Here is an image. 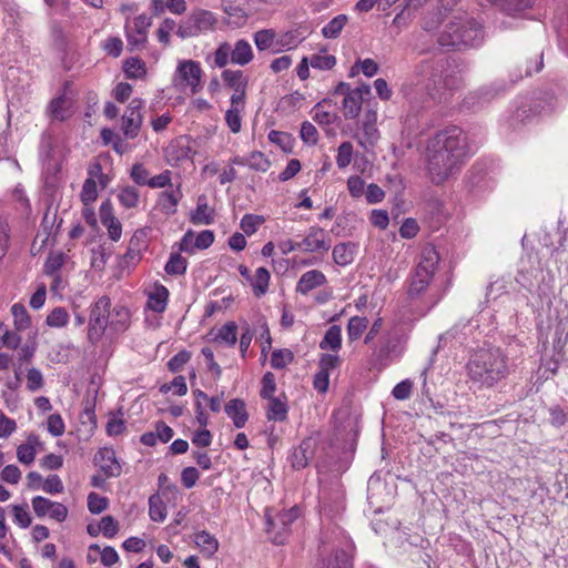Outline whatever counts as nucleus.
Returning <instances> with one entry per match:
<instances>
[{
    "mask_svg": "<svg viewBox=\"0 0 568 568\" xmlns=\"http://www.w3.org/2000/svg\"><path fill=\"white\" fill-rule=\"evenodd\" d=\"M484 40L481 26L474 19L455 17L440 32L438 43L457 50L479 45Z\"/></svg>",
    "mask_w": 568,
    "mask_h": 568,
    "instance_id": "nucleus-5",
    "label": "nucleus"
},
{
    "mask_svg": "<svg viewBox=\"0 0 568 568\" xmlns=\"http://www.w3.org/2000/svg\"><path fill=\"white\" fill-rule=\"evenodd\" d=\"M320 507L321 511H324L328 516L338 514L344 507L342 491L336 489L331 497L325 489L321 490Z\"/></svg>",
    "mask_w": 568,
    "mask_h": 568,
    "instance_id": "nucleus-22",
    "label": "nucleus"
},
{
    "mask_svg": "<svg viewBox=\"0 0 568 568\" xmlns=\"http://www.w3.org/2000/svg\"><path fill=\"white\" fill-rule=\"evenodd\" d=\"M12 513L14 523L21 528H28L31 525V516L27 504L12 506Z\"/></svg>",
    "mask_w": 568,
    "mask_h": 568,
    "instance_id": "nucleus-56",
    "label": "nucleus"
},
{
    "mask_svg": "<svg viewBox=\"0 0 568 568\" xmlns=\"http://www.w3.org/2000/svg\"><path fill=\"white\" fill-rule=\"evenodd\" d=\"M111 300L106 296H100L91 306L88 325V341L97 345L104 335L110 320Z\"/></svg>",
    "mask_w": 568,
    "mask_h": 568,
    "instance_id": "nucleus-8",
    "label": "nucleus"
},
{
    "mask_svg": "<svg viewBox=\"0 0 568 568\" xmlns=\"http://www.w3.org/2000/svg\"><path fill=\"white\" fill-rule=\"evenodd\" d=\"M31 505L34 514L39 518L49 516L50 518L61 523L64 521L68 516V508L63 504L52 501L49 498L42 496L33 497Z\"/></svg>",
    "mask_w": 568,
    "mask_h": 568,
    "instance_id": "nucleus-13",
    "label": "nucleus"
},
{
    "mask_svg": "<svg viewBox=\"0 0 568 568\" xmlns=\"http://www.w3.org/2000/svg\"><path fill=\"white\" fill-rule=\"evenodd\" d=\"M225 414L232 419L234 426L236 428H242L245 426L248 414L246 410V405L243 399L233 398L231 399L224 407Z\"/></svg>",
    "mask_w": 568,
    "mask_h": 568,
    "instance_id": "nucleus-20",
    "label": "nucleus"
},
{
    "mask_svg": "<svg viewBox=\"0 0 568 568\" xmlns=\"http://www.w3.org/2000/svg\"><path fill=\"white\" fill-rule=\"evenodd\" d=\"M539 271L537 268H529L525 270L521 268L517 276H516V283L526 290L527 292H532L535 286V280H537Z\"/></svg>",
    "mask_w": 568,
    "mask_h": 568,
    "instance_id": "nucleus-43",
    "label": "nucleus"
},
{
    "mask_svg": "<svg viewBox=\"0 0 568 568\" xmlns=\"http://www.w3.org/2000/svg\"><path fill=\"white\" fill-rule=\"evenodd\" d=\"M353 158V144L348 141L343 142L337 149L336 164L339 169L348 166Z\"/></svg>",
    "mask_w": 568,
    "mask_h": 568,
    "instance_id": "nucleus-53",
    "label": "nucleus"
},
{
    "mask_svg": "<svg viewBox=\"0 0 568 568\" xmlns=\"http://www.w3.org/2000/svg\"><path fill=\"white\" fill-rule=\"evenodd\" d=\"M150 173L141 163H135L131 168L130 176L138 185H148L150 182Z\"/></svg>",
    "mask_w": 568,
    "mask_h": 568,
    "instance_id": "nucleus-60",
    "label": "nucleus"
},
{
    "mask_svg": "<svg viewBox=\"0 0 568 568\" xmlns=\"http://www.w3.org/2000/svg\"><path fill=\"white\" fill-rule=\"evenodd\" d=\"M215 211L207 204V199L204 194L197 197L196 207L191 212L190 221L194 225H210L214 222Z\"/></svg>",
    "mask_w": 568,
    "mask_h": 568,
    "instance_id": "nucleus-18",
    "label": "nucleus"
},
{
    "mask_svg": "<svg viewBox=\"0 0 568 568\" xmlns=\"http://www.w3.org/2000/svg\"><path fill=\"white\" fill-rule=\"evenodd\" d=\"M410 328L400 320H393L383 332L377 343L372 344L369 365L383 371L399 359L409 338Z\"/></svg>",
    "mask_w": 568,
    "mask_h": 568,
    "instance_id": "nucleus-4",
    "label": "nucleus"
},
{
    "mask_svg": "<svg viewBox=\"0 0 568 568\" xmlns=\"http://www.w3.org/2000/svg\"><path fill=\"white\" fill-rule=\"evenodd\" d=\"M37 456V449L31 445H19L17 448V458L21 464L31 465Z\"/></svg>",
    "mask_w": 568,
    "mask_h": 568,
    "instance_id": "nucleus-64",
    "label": "nucleus"
},
{
    "mask_svg": "<svg viewBox=\"0 0 568 568\" xmlns=\"http://www.w3.org/2000/svg\"><path fill=\"white\" fill-rule=\"evenodd\" d=\"M253 58V49L247 40L240 39L235 42L234 47L231 45V63L244 67L248 64Z\"/></svg>",
    "mask_w": 568,
    "mask_h": 568,
    "instance_id": "nucleus-23",
    "label": "nucleus"
},
{
    "mask_svg": "<svg viewBox=\"0 0 568 568\" xmlns=\"http://www.w3.org/2000/svg\"><path fill=\"white\" fill-rule=\"evenodd\" d=\"M342 347V328L338 325H332L327 328L323 339L320 342V348L323 351L338 352Z\"/></svg>",
    "mask_w": 568,
    "mask_h": 568,
    "instance_id": "nucleus-27",
    "label": "nucleus"
},
{
    "mask_svg": "<svg viewBox=\"0 0 568 568\" xmlns=\"http://www.w3.org/2000/svg\"><path fill=\"white\" fill-rule=\"evenodd\" d=\"M310 63L314 69L331 70L336 64V58L333 54L316 53L310 58Z\"/></svg>",
    "mask_w": 568,
    "mask_h": 568,
    "instance_id": "nucleus-50",
    "label": "nucleus"
},
{
    "mask_svg": "<svg viewBox=\"0 0 568 568\" xmlns=\"http://www.w3.org/2000/svg\"><path fill=\"white\" fill-rule=\"evenodd\" d=\"M169 291L165 286L160 285L155 292L149 295L148 307L155 313H162L166 308Z\"/></svg>",
    "mask_w": 568,
    "mask_h": 568,
    "instance_id": "nucleus-32",
    "label": "nucleus"
},
{
    "mask_svg": "<svg viewBox=\"0 0 568 568\" xmlns=\"http://www.w3.org/2000/svg\"><path fill=\"white\" fill-rule=\"evenodd\" d=\"M511 284L513 282L510 276H501L497 278L495 282L488 285L486 292L487 298L496 300L499 296L507 294L511 287Z\"/></svg>",
    "mask_w": 568,
    "mask_h": 568,
    "instance_id": "nucleus-36",
    "label": "nucleus"
},
{
    "mask_svg": "<svg viewBox=\"0 0 568 568\" xmlns=\"http://www.w3.org/2000/svg\"><path fill=\"white\" fill-rule=\"evenodd\" d=\"M508 357L498 347L480 348L468 363L467 373L470 381L479 387L491 388L510 374Z\"/></svg>",
    "mask_w": 568,
    "mask_h": 568,
    "instance_id": "nucleus-2",
    "label": "nucleus"
},
{
    "mask_svg": "<svg viewBox=\"0 0 568 568\" xmlns=\"http://www.w3.org/2000/svg\"><path fill=\"white\" fill-rule=\"evenodd\" d=\"M294 358L290 349H275L271 355V366L275 369L284 368Z\"/></svg>",
    "mask_w": 568,
    "mask_h": 568,
    "instance_id": "nucleus-52",
    "label": "nucleus"
},
{
    "mask_svg": "<svg viewBox=\"0 0 568 568\" xmlns=\"http://www.w3.org/2000/svg\"><path fill=\"white\" fill-rule=\"evenodd\" d=\"M187 261L180 253H171L164 271L169 275H183L186 272Z\"/></svg>",
    "mask_w": 568,
    "mask_h": 568,
    "instance_id": "nucleus-37",
    "label": "nucleus"
},
{
    "mask_svg": "<svg viewBox=\"0 0 568 568\" xmlns=\"http://www.w3.org/2000/svg\"><path fill=\"white\" fill-rule=\"evenodd\" d=\"M271 166V161L260 151H253L247 154V168L256 172H266Z\"/></svg>",
    "mask_w": 568,
    "mask_h": 568,
    "instance_id": "nucleus-42",
    "label": "nucleus"
},
{
    "mask_svg": "<svg viewBox=\"0 0 568 568\" xmlns=\"http://www.w3.org/2000/svg\"><path fill=\"white\" fill-rule=\"evenodd\" d=\"M427 0H405L402 11L395 17L394 23H399L400 20L405 19V16H410L420 9Z\"/></svg>",
    "mask_w": 568,
    "mask_h": 568,
    "instance_id": "nucleus-58",
    "label": "nucleus"
},
{
    "mask_svg": "<svg viewBox=\"0 0 568 568\" xmlns=\"http://www.w3.org/2000/svg\"><path fill=\"white\" fill-rule=\"evenodd\" d=\"M270 278L271 274L265 267H258L256 270L254 277L250 281L256 297H261L267 292Z\"/></svg>",
    "mask_w": 568,
    "mask_h": 568,
    "instance_id": "nucleus-31",
    "label": "nucleus"
},
{
    "mask_svg": "<svg viewBox=\"0 0 568 568\" xmlns=\"http://www.w3.org/2000/svg\"><path fill=\"white\" fill-rule=\"evenodd\" d=\"M176 23L173 19L166 18L156 30L158 40L164 45L170 44V34L175 29Z\"/></svg>",
    "mask_w": 568,
    "mask_h": 568,
    "instance_id": "nucleus-57",
    "label": "nucleus"
},
{
    "mask_svg": "<svg viewBox=\"0 0 568 568\" xmlns=\"http://www.w3.org/2000/svg\"><path fill=\"white\" fill-rule=\"evenodd\" d=\"M471 155L467 133L457 125L437 131L426 145L427 172L434 184H442L460 171Z\"/></svg>",
    "mask_w": 568,
    "mask_h": 568,
    "instance_id": "nucleus-1",
    "label": "nucleus"
},
{
    "mask_svg": "<svg viewBox=\"0 0 568 568\" xmlns=\"http://www.w3.org/2000/svg\"><path fill=\"white\" fill-rule=\"evenodd\" d=\"M203 71L197 61L183 60L180 61L173 78L174 85L180 90L190 88L192 94H196L202 90Z\"/></svg>",
    "mask_w": 568,
    "mask_h": 568,
    "instance_id": "nucleus-10",
    "label": "nucleus"
},
{
    "mask_svg": "<svg viewBox=\"0 0 568 568\" xmlns=\"http://www.w3.org/2000/svg\"><path fill=\"white\" fill-rule=\"evenodd\" d=\"M301 510L293 506L287 510L277 513L275 516L266 514V531L271 540L276 545H283L291 530V525L300 517Z\"/></svg>",
    "mask_w": 568,
    "mask_h": 568,
    "instance_id": "nucleus-9",
    "label": "nucleus"
},
{
    "mask_svg": "<svg viewBox=\"0 0 568 568\" xmlns=\"http://www.w3.org/2000/svg\"><path fill=\"white\" fill-rule=\"evenodd\" d=\"M222 79L226 87L232 90L246 89L247 87V79L242 70L226 69L222 72Z\"/></svg>",
    "mask_w": 568,
    "mask_h": 568,
    "instance_id": "nucleus-35",
    "label": "nucleus"
},
{
    "mask_svg": "<svg viewBox=\"0 0 568 568\" xmlns=\"http://www.w3.org/2000/svg\"><path fill=\"white\" fill-rule=\"evenodd\" d=\"M326 283V276L318 270L305 272L297 282L296 292L302 295L308 294L312 290Z\"/></svg>",
    "mask_w": 568,
    "mask_h": 568,
    "instance_id": "nucleus-19",
    "label": "nucleus"
},
{
    "mask_svg": "<svg viewBox=\"0 0 568 568\" xmlns=\"http://www.w3.org/2000/svg\"><path fill=\"white\" fill-rule=\"evenodd\" d=\"M231 63V44L229 42H222L213 52V64L216 68H224Z\"/></svg>",
    "mask_w": 568,
    "mask_h": 568,
    "instance_id": "nucleus-46",
    "label": "nucleus"
},
{
    "mask_svg": "<svg viewBox=\"0 0 568 568\" xmlns=\"http://www.w3.org/2000/svg\"><path fill=\"white\" fill-rule=\"evenodd\" d=\"M11 312L13 315L14 326L18 331H24L30 326L31 320L24 305L20 303L13 304Z\"/></svg>",
    "mask_w": 568,
    "mask_h": 568,
    "instance_id": "nucleus-39",
    "label": "nucleus"
},
{
    "mask_svg": "<svg viewBox=\"0 0 568 568\" xmlns=\"http://www.w3.org/2000/svg\"><path fill=\"white\" fill-rule=\"evenodd\" d=\"M151 26L152 18L145 13L134 17L132 21H126L124 29L130 51H142L146 48Z\"/></svg>",
    "mask_w": 568,
    "mask_h": 568,
    "instance_id": "nucleus-11",
    "label": "nucleus"
},
{
    "mask_svg": "<svg viewBox=\"0 0 568 568\" xmlns=\"http://www.w3.org/2000/svg\"><path fill=\"white\" fill-rule=\"evenodd\" d=\"M355 245L352 243H338L333 248V260L339 266H346L354 260Z\"/></svg>",
    "mask_w": 568,
    "mask_h": 568,
    "instance_id": "nucleus-30",
    "label": "nucleus"
},
{
    "mask_svg": "<svg viewBox=\"0 0 568 568\" xmlns=\"http://www.w3.org/2000/svg\"><path fill=\"white\" fill-rule=\"evenodd\" d=\"M276 33L273 29H262L254 33V42L258 51L270 49L275 41Z\"/></svg>",
    "mask_w": 568,
    "mask_h": 568,
    "instance_id": "nucleus-41",
    "label": "nucleus"
},
{
    "mask_svg": "<svg viewBox=\"0 0 568 568\" xmlns=\"http://www.w3.org/2000/svg\"><path fill=\"white\" fill-rule=\"evenodd\" d=\"M368 328V320L365 316H352L348 320L346 333L351 343L359 339L364 332Z\"/></svg>",
    "mask_w": 568,
    "mask_h": 568,
    "instance_id": "nucleus-29",
    "label": "nucleus"
},
{
    "mask_svg": "<svg viewBox=\"0 0 568 568\" xmlns=\"http://www.w3.org/2000/svg\"><path fill=\"white\" fill-rule=\"evenodd\" d=\"M314 440L305 438L295 447L290 456L292 467L295 469L305 468L314 456Z\"/></svg>",
    "mask_w": 568,
    "mask_h": 568,
    "instance_id": "nucleus-17",
    "label": "nucleus"
},
{
    "mask_svg": "<svg viewBox=\"0 0 568 568\" xmlns=\"http://www.w3.org/2000/svg\"><path fill=\"white\" fill-rule=\"evenodd\" d=\"M101 534L106 538H113L119 531V523L110 515L101 518Z\"/></svg>",
    "mask_w": 568,
    "mask_h": 568,
    "instance_id": "nucleus-59",
    "label": "nucleus"
},
{
    "mask_svg": "<svg viewBox=\"0 0 568 568\" xmlns=\"http://www.w3.org/2000/svg\"><path fill=\"white\" fill-rule=\"evenodd\" d=\"M118 200L125 209H134L139 205L140 194L133 186H125L120 190Z\"/></svg>",
    "mask_w": 568,
    "mask_h": 568,
    "instance_id": "nucleus-38",
    "label": "nucleus"
},
{
    "mask_svg": "<svg viewBox=\"0 0 568 568\" xmlns=\"http://www.w3.org/2000/svg\"><path fill=\"white\" fill-rule=\"evenodd\" d=\"M144 106V101L141 99H133L126 108L122 116L121 130L126 139H134L139 135L142 125L141 110Z\"/></svg>",
    "mask_w": 568,
    "mask_h": 568,
    "instance_id": "nucleus-12",
    "label": "nucleus"
},
{
    "mask_svg": "<svg viewBox=\"0 0 568 568\" xmlns=\"http://www.w3.org/2000/svg\"><path fill=\"white\" fill-rule=\"evenodd\" d=\"M64 264V255L62 253L51 254L44 263V273L47 275H55Z\"/></svg>",
    "mask_w": 568,
    "mask_h": 568,
    "instance_id": "nucleus-63",
    "label": "nucleus"
},
{
    "mask_svg": "<svg viewBox=\"0 0 568 568\" xmlns=\"http://www.w3.org/2000/svg\"><path fill=\"white\" fill-rule=\"evenodd\" d=\"M266 409L268 420L284 422L287 418V406L278 397H271Z\"/></svg>",
    "mask_w": 568,
    "mask_h": 568,
    "instance_id": "nucleus-33",
    "label": "nucleus"
},
{
    "mask_svg": "<svg viewBox=\"0 0 568 568\" xmlns=\"http://www.w3.org/2000/svg\"><path fill=\"white\" fill-rule=\"evenodd\" d=\"M81 201L87 206L93 203L98 197L97 182L92 178H88L81 190Z\"/></svg>",
    "mask_w": 568,
    "mask_h": 568,
    "instance_id": "nucleus-51",
    "label": "nucleus"
},
{
    "mask_svg": "<svg viewBox=\"0 0 568 568\" xmlns=\"http://www.w3.org/2000/svg\"><path fill=\"white\" fill-rule=\"evenodd\" d=\"M182 197L183 193L181 191V186L179 185L173 191L162 192L159 196L158 205L164 214L173 215L176 213L178 204Z\"/></svg>",
    "mask_w": 568,
    "mask_h": 568,
    "instance_id": "nucleus-24",
    "label": "nucleus"
},
{
    "mask_svg": "<svg viewBox=\"0 0 568 568\" xmlns=\"http://www.w3.org/2000/svg\"><path fill=\"white\" fill-rule=\"evenodd\" d=\"M131 314L129 308L122 305H116L110 312L109 329L112 333L119 334L125 332L130 326Z\"/></svg>",
    "mask_w": 568,
    "mask_h": 568,
    "instance_id": "nucleus-21",
    "label": "nucleus"
},
{
    "mask_svg": "<svg viewBox=\"0 0 568 568\" xmlns=\"http://www.w3.org/2000/svg\"><path fill=\"white\" fill-rule=\"evenodd\" d=\"M236 325L234 322H229L223 325L216 335V339L223 341L230 346H233L236 343Z\"/></svg>",
    "mask_w": 568,
    "mask_h": 568,
    "instance_id": "nucleus-55",
    "label": "nucleus"
},
{
    "mask_svg": "<svg viewBox=\"0 0 568 568\" xmlns=\"http://www.w3.org/2000/svg\"><path fill=\"white\" fill-rule=\"evenodd\" d=\"M94 465L100 468V470L106 477H118L121 474V466L116 459L115 452L112 448H101L94 455Z\"/></svg>",
    "mask_w": 568,
    "mask_h": 568,
    "instance_id": "nucleus-16",
    "label": "nucleus"
},
{
    "mask_svg": "<svg viewBox=\"0 0 568 568\" xmlns=\"http://www.w3.org/2000/svg\"><path fill=\"white\" fill-rule=\"evenodd\" d=\"M503 12L509 16H516L531 9L536 0H490Z\"/></svg>",
    "mask_w": 568,
    "mask_h": 568,
    "instance_id": "nucleus-25",
    "label": "nucleus"
},
{
    "mask_svg": "<svg viewBox=\"0 0 568 568\" xmlns=\"http://www.w3.org/2000/svg\"><path fill=\"white\" fill-rule=\"evenodd\" d=\"M301 250L308 253L324 251L331 248V240L326 232L318 226H311L306 236L300 242Z\"/></svg>",
    "mask_w": 568,
    "mask_h": 568,
    "instance_id": "nucleus-15",
    "label": "nucleus"
},
{
    "mask_svg": "<svg viewBox=\"0 0 568 568\" xmlns=\"http://www.w3.org/2000/svg\"><path fill=\"white\" fill-rule=\"evenodd\" d=\"M191 359V353L183 349L175 354L168 362V367L171 372L176 373L180 372L183 366Z\"/></svg>",
    "mask_w": 568,
    "mask_h": 568,
    "instance_id": "nucleus-62",
    "label": "nucleus"
},
{
    "mask_svg": "<svg viewBox=\"0 0 568 568\" xmlns=\"http://www.w3.org/2000/svg\"><path fill=\"white\" fill-rule=\"evenodd\" d=\"M439 254L433 245H427L420 253V258L412 273L407 295L409 300H418L426 292L435 275Z\"/></svg>",
    "mask_w": 568,
    "mask_h": 568,
    "instance_id": "nucleus-6",
    "label": "nucleus"
},
{
    "mask_svg": "<svg viewBox=\"0 0 568 568\" xmlns=\"http://www.w3.org/2000/svg\"><path fill=\"white\" fill-rule=\"evenodd\" d=\"M263 223V216L255 214H245L241 220L240 227L246 235L250 236L254 234L257 231L258 226L262 225Z\"/></svg>",
    "mask_w": 568,
    "mask_h": 568,
    "instance_id": "nucleus-48",
    "label": "nucleus"
},
{
    "mask_svg": "<svg viewBox=\"0 0 568 568\" xmlns=\"http://www.w3.org/2000/svg\"><path fill=\"white\" fill-rule=\"evenodd\" d=\"M361 89H353L343 100V114L346 119H355L362 110Z\"/></svg>",
    "mask_w": 568,
    "mask_h": 568,
    "instance_id": "nucleus-26",
    "label": "nucleus"
},
{
    "mask_svg": "<svg viewBox=\"0 0 568 568\" xmlns=\"http://www.w3.org/2000/svg\"><path fill=\"white\" fill-rule=\"evenodd\" d=\"M325 568H353L352 555L346 549L337 550L334 557L327 560Z\"/></svg>",
    "mask_w": 568,
    "mask_h": 568,
    "instance_id": "nucleus-45",
    "label": "nucleus"
},
{
    "mask_svg": "<svg viewBox=\"0 0 568 568\" xmlns=\"http://www.w3.org/2000/svg\"><path fill=\"white\" fill-rule=\"evenodd\" d=\"M149 515L153 521L161 523L166 517V510L163 501L158 495H152L149 499Z\"/></svg>",
    "mask_w": 568,
    "mask_h": 568,
    "instance_id": "nucleus-44",
    "label": "nucleus"
},
{
    "mask_svg": "<svg viewBox=\"0 0 568 568\" xmlns=\"http://www.w3.org/2000/svg\"><path fill=\"white\" fill-rule=\"evenodd\" d=\"M124 72L129 79H139L146 73L145 63L140 58H129L124 62Z\"/></svg>",
    "mask_w": 568,
    "mask_h": 568,
    "instance_id": "nucleus-40",
    "label": "nucleus"
},
{
    "mask_svg": "<svg viewBox=\"0 0 568 568\" xmlns=\"http://www.w3.org/2000/svg\"><path fill=\"white\" fill-rule=\"evenodd\" d=\"M109 501L106 497L97 493H90L88 496V509L91 514L98 515L108 508Z\"/></svg>",
    "mask_w": 568,
    "mask_h": 568,
    "instance_id": "nucleus-54",
    "label": "nucleus"
},
{
    "mask_svg": "<svg viewBox=\"0 0 568 568\" xmlns=\"http://www.w3.org/2000/svg\"><path fill=\"white\" fill-rule=\"evenodd\" d=\"M216 16L209 10H193L178 27L176 36L181 39L194 38L215 30Z\"/></svg>",
    "mask_w": 568,
    "mask_h": 568,
    "instance_id": "nucleus-7",
    "label": "nucleus"
},
{
    "mask_svg": "<svg viewBox=\"0 0 568 568\" xmlns=\"http://www.w3.org/2000/svg\"><path fill=\"white\" fill-rule=\"evenodd\" d=\"M376 121V112L368 110L361 126L362 132L355 135L358 144L365 150L373 148L379 139Z\"/></svg>",
    "mask_w": 568,
    "mask_h": 568,
    "instance_id": "nucleus-14",
    "label": "nucleus"
},
{
    "mask_svg": "<svg viewBox=\"0 0 568 568\" xmlns=\"http://www.w3.org/2000/svg\"><path fill=\"white\" fill-rule=\"evenodd\" d=\"M45 322L50 327H64L69 322V314L64 307H55L49 313Z\"/></svg>",
    "mask_w": 568,
    "mask_h": 568,
    "instance_id": "nucleus-47",
    "label": "nucleus"
},
{
    "mask_svg": "<svg viewBox=\"0 0 568 568\" xmlns=\"http://www.w3.org/2000/svg\"><path fill=\"white\" fill-rule=\"evenodd\" d=\"M416 93H425L429 100H440L442 92L455 85L449 70V62L444 57H432L422 60L414 69Z\"/></svg>",
    "mask_w": 568,
    "mask_h": 568,
    "instance_id": "nucleus-3",
    "label": "nucleus"
},
{
    "mask_svg": "<svg viewBox=\"0 0 568 568\" xmlns=\"http://www.w3.org/2000/svg\"><path fill=\"white\" fill-rule=\"evenodd\" d=\"M348 17L346 14H338L334 17L327 24L322 28V34L326 39H336L343 28L346 26Z\"/></svg>",
    "mask_w": 568,
    "mask_h": 568,
    "instance_id": "nucleus-34",
    "label": "nucleus"
},
{
    "mask_svg": "<svg viewBox=\"0 0 568 568\" xmlns=\"http://www.w3.org/2000/svg\"><path fill=\"white\" fill-rule=\"evenodd\" d=\"M194 541L201 549L202 554L205 555L206 557H211L217 551V539L205 530L196 532L194 536Z\"/></svg>",
    "mask_w": 568,
    "mask_h": 568,
    "instance_id": "nucleus-28",
    "label": "nucleus"
},
{
    "mask_svg": "<svg viewBox=\"0 0 568 568\" xmlns=\"http://www.w3.org/2000/svg\"><path fill=\"white\" fill-rule=\"evenodd\" d=\"M301 139L310 145H314L318 141V132L316 128L308 121H305L301 125Z\"/></svg>",
    "mask_w": 568,
    "mask_h": 568,
    "instance_id": "nucleus-61",
    "label": "nucleus"
},
{
    "mask_svg": "<svg viewBox=\"0 0 568 568\" xmlns=\"http://www.w3.org/2000/svg\"><path fill=\"white\" fill-rule=\"evenodd\" d=\"M268 140L272 143L277 144L284 152L292 151L293 139L292 135L286 132L272 130L268 133Z\"/></svg>",
    "mask_w": 568,
    "mask_h": 568,
    "instance_id": "nucleus-49",
    "label": "nucleus"
}]
</instances>
